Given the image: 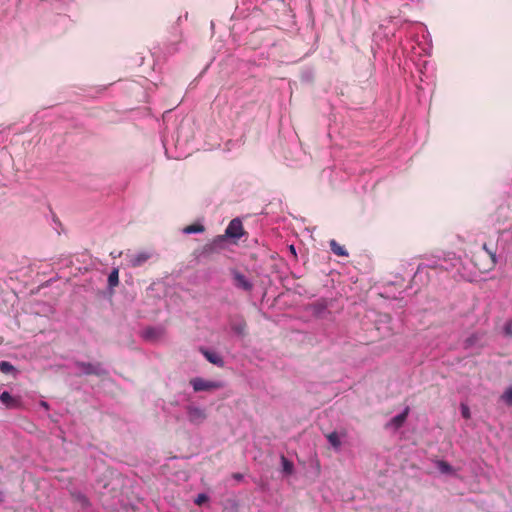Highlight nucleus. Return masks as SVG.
I'll return each mask as SVG.
<instances>
[{
  "mask_svg": "<svg viewBox=\"0 0 512 512\" xmlns=\"http://www.w3.org/2000/svg\"><path fill=\"white\" fill-rule=\"evenodd\" d=\"M153 256V252L150 250L140 251L136 254H127L126 258L129 266L136 268L145 264Z\"/></svg>",
  "mask_w": 512,
  "mask_h": 512,
  "instance_id": "3",
  "label": "nucleus"
},
{
  "mask_svg": "<svg viewBox=\"0 0 512 512\" xmlns=\"http://www.w3.org/2000/svg\"><path fill=\"white\" fill-rule=\"evenodd\" d=\"M475 257L477 260L483 259V263L476 262V265L479 266V269L483 271H490L497 264L496 252L492 249H489L487 244H483L482 251L479 252Z\"/></svg>",
  "mask_w": 512,
  "mask_h": 512,
  "instance_id": "2",
  "label": "nucleus"
},
{
  "mask_svg": "<svg viewBox=\"0 0 512 512\" xmlns=\"http://www.w3.org/2000/svg\"><path fill=\"white\" fill-rule=\"evenodd\" d=\"M232 478H234L237 481H241L243 479V475L241 473H233Z\"/></svg>",
  "mask_w": 512,
  "mask_h": 512,
  "instance_id": "24",
  "label": "nucleus"
},
{
  "mask_svg": "<svg viewBox=\"0 0 512 512\" xmlns=\"http://www.w3.org/2000/svg\"><path fill=\"white\" fill-rule=\"evenodd\" d=\"M231 328L238 335L244 336L247 331V323L244 319L240 318L231 324Z\"/></svg>",
  "mask_w": 512,
  "mask_h": 512,
  "instance_id": "11",
  "label": "nucleus"
},
{
  "mask_svg": "<svg viewBox=\"0 0 512 512\" xmlns=\"http://www.w3.org/2000/svg\"><path fill=\"white\" fill-rule=\"evenodd\" d=\"M438 468L442 473H450L452 471V467L445 461H440Z\"/></svg>",
  "mask_w": 512,
  "mask_h": 512,
  "instance_id": "20",
  "label": "nucleus"
},
{
  "mask_svg": "<svg viewBox=\"0 0 512 512\" xmlns=\"http://www.w3.org/2000/svg\"><path fill=\"white\" fill-rule=\"evenodd\" d=\"M505 335L508 337H512V323H507L504 327Z\"/></svg>",
  "mask_w": 512,
  "mask_h": 512,
  "instance_id": "23",
  "label": "nucleus"
},
{
  "mask_svg": "<svg viewBox=\"0 0 512 512\" xmlns=\"http://www.w3.org/2000/svg\"><path fill=\"white\" fill-rule=\"evenodd\" d=\"M207 500H208L207 495H205V494H198L194 502H195L196 505L200 506L203 503H205Z\"/></svg>",
  "mask_w": 512,
  "mask_h": 512,
  "instance_id": "22",
  "label": "nucleus"
},
{
  "mask_svg": "<svg viewBox=\"0 0 512 512\" xmlns=\"http://www.w3.org/2000/svg\"><path fill=\"white\" fill-rule=\"evenodd\" d=\"M188 418L191 422L198 423L205 419L204 411L198 407L189 406L187 408Z\"/></svg>",
  "mask_w": 512,
  "mask_h": 512,
  "instance_id": "8",
  "label": "nucleus"
},
{
  "mask_svg": "<svg viewBox=\"0 0 512 512\" xmlns=\"http://www.w3.org/2000/svg\"><path fill=\"white\" fill-rule=\"evenodd\" d=\"M281 461H282L284 472H286L287 474H291L292 471H293V464H292V462H290L284 456L281 457Z\"/></svg>",
  "mask_w": 512,
  "mask_h": 512,
  "instance_id": "17",
  "label": "nucleus"
},
{
  "mask_svg": "<svg viewBox=\"0 0 512 512\" xmlns=\"http://www.w3.org/2000/svg\"><path fill=\"white\" fill-rule=\"evenodd\" d=\"M0 401L6 406L8 409H17L21 406V401L18 398L12 397L9 392L4 391L0 395Z\"/></svg>",
  "mask_w": 512,
  "mask_h": 512,
  "instance_id": "7",
  "label": "nucleus"
},
{
  "mask_svg": "<svg viewBox=\"0 0 512 512\" xmlns=\"http://www.w3.org/2000/svg\"><path fill=\"white\" fill-rule=\"evenodd\" d=\"M12 370H14V367L9 362H7V361H1L0 362V371L2 373H9Z\"/></svg>",
  "mask_w": 512,
  "mask_h": 512,
  "instance_id": "18",
  "label": "nucleus"
},
{
  "mask_svg": "<svg viewBox=\"0 0 512 512\" xmlns=\"http://www.w3.org/2000/svg\"><path fill=\"white\" fill-rule=\"evenodd\" d=\"M502 399L506 402V404L512 405V386L504 392Z\"/></svg>",
  "mask_w": 512,
  "mask_h": 512,
  "instance_id": "19",
  "label": "nucleus"
},
{
  "mask_svg": "<svg viewBox=\"0 0 512 512\" xmlns=\"http://www.w3.org/2000/svg\"><path fill=\"white\" fill-rule=\"evenodd\" d=\"M108 284L110 287H115L119 284V271L118 269H113L112 272L108 276Z\"/></svg>",
  "mask_w": 512,
  "mask_h": 512,
  "instance_id": "14",
  "label": "nucleus"
},
{
  "mask_svg": "<svg viewBox=\"0 0 512 512\" xmlns=\"http://www.w3.org/2000/svg\"><path fill=\"white\" fill-rule=\"evenodd\" d=\"M330 248L332 250V252L337 255V256H342V257H345V256H348V252L347 250L345 249L344 246L340 245L336 240H331L330 241Z\"/></svg>",
  "mask_w": 512,
  "mask_h": 512,
  "instance_id": "12",
  "label": "nucleus"
},
{
  "mask_svg": "<svg viewBox=\"0 0 512 512\" xmlns=\"http://www.w3.org/2000/svg\"><path fill=\"white\" fill-rule=\"evenodd\" d=\"M234 285L245 291H251L253 288L252 283L242 273L235 271L233 273Z\"/></svg>",
  "mask_w": 512,
  "mask_h": 512,
  "instance_id": "5",
  "label": "nucleus"
},
{
  "mask_svg": "<svg viewBox=\"0 0 512 512\" xmlns=\"http://www.w3.org/2000/svg\"><path fill=\"white\" fill-rule=\"evenodd\" d=\"M73 498L81 504L82 507H87L89 505V500L87 497L81 493H74Z\"/></svg>",
  "mask_w": 512,
  "mask_h": 512,
  "instance_id": "16",
  "label": "nucleus"
},
{
  "mask_svg": "<svg viewBox=\"0 0 512 512\" xmlns=\"http://www.w3.org/2000/svg\"><path fill=\"white\" fill-rule=\"evenodd\" d=\"M75 365L78 369H80L86 375H100L101 374V369H100L99 364L95 365L92 363L77 361L75 363Z\"/></svg>",
  "mask_w": 512,
  "mask_h": 512,
  "instance_id": "6",
  "label": "nucleus"
},
{
  "mask_svg": "<svg viewBox=\"0 0 512 512\" xmlns=\"http://www.w3.org/2000/svg\"><path fill=\"white\" fill-rule=\"evenodd\" d=\"M41 405H42L43 407H45V408H48V405H47V403H46V402H41Z\"/></svg>",
  "mask_w": 512,
  "mask_h": 512,
  "instance_id": "26",
  "label": "nucleus"
},
{
  "mask_svg": "<svg viewBox=\"0 0 512 512\" xmlns=\"http://www.w3.org/2000/svg\"><path fill=\"white\" fill-rule=\"evenodd\" d=\"M244 234V228L240 219L235 218L230 221L225 230L224 236H217L211 243L203 246V253H213L216 247L224 240V237L239 239Z\"/></svg>",
  "mask_w": 512,
  "mask_h": 512,
  "instance_id": "1",
  "label": "nucleus"
},
{
  "mask_svg": "<svg viewBox=\"0 0 512 512\" xmlns=\"http://www.w3.org/2000/svg\"><path fill=\"white\" fill-rule=\"evenodd\" d=\"M205 230L204 226L202 224H191L186 226L183 229V232L186 234H192V233H201Z\"/></svg>",
  "mask_w": 512,
  "mask_h": 512,
  "instance_id": "13",
  "label": "nucleus"
},
{
  "mask_svg": "<svg viewBox=\"0 0 512 512\" xmlns=\"http://www.w3.org/2000/svg\"><path fill=\"white\" fill-rule=\"evenodd\" d=\"M408 414H409V407H406L405 410L401 414L394 416L389 421V423L387 424V427L393 426L395 429L400 428L406 421Z\"/></svg>",
  "mask_w": 512,
  "mask_h": 512,
  "instance_id": "9",
  "label": "nucleus"
},
{
  "mask_svg": "<svg viewBox=\"0 0 512 512\" xmlns=\"http://www.w3.org/2000/svg\"><path fill=\"white\" fill-rule=\"evenodd\" d=\"M461 414H462L463 418H465V419L470 418V416H471L470 409L467 405L461 404Z\"/></svg>",
  "mask_w": 512,
  "mask_h": 512,
  "instance_id": "21",
  "label": "nucleus"
},
{
  "mask_svg": "<svg viewBox=\"0 0 512 512\" xmlns=\"http://www.w3.org/2000/svg\"><path fill=\"white\" fill-rule=\"evenodd\" d=\"M290 251H291V253H292L294 256H296V251H295L294 246H290Z\"/></svg>",
  "mask_w": 512,
  "mask_h": 512,
  "instance_id": "25",
  "label": "nucleus"
},
{
  "mask_svg": "<svg viewBox=\"0 0 512 512\" xmlns=\"http://www.w3.org/2000/svg\"><path fill=\"white\" fill-rule=\"evenodd\" d=\"M190 384L192 385L194 391L200 392V391H210L219 389L222 387L221 383L216 381H209L205 380L203 378L197 377L190 381Z\"/></svg>",
  "mask_w": 512,
  "mask_h": 512,
  "instance_id": "4",
  "label": "nucleus"
},
{
  "mask_svg": "<svg viewBox=\"0 0 512 512\" xmlns=\"http://www.w3.org/2000/svg\"><path fill=\"white\" fill-rule=\"evenodd\" d=\"M327 439H328L329 443L335 448H338L341 445L339 436L336 432H332V433L328 434Z\"/></svg>",
  "mask_w": 512,
  "mask_h": 512,
  "instance_id": "15",
  "label": "nucleus"
},
{
  "mask_svg": "<svg viewBox=\"0 0 512 512\" xmlns=\"http://www.w3.org/2000/svg\"><path fill=\"white\" fill-rule=\"evenodd\" d=\"M201 352L203 353V355L207 359V361H209L210 363L217 365L219 367H222L224 365V361L219 354H217L215 352H210L205 349H201Z\"/></svg>",
  "mask_w": 512,
  "mask_h": 512,
  "instance_id": "10",
  "label": "nucleus"
}]
</instances>
